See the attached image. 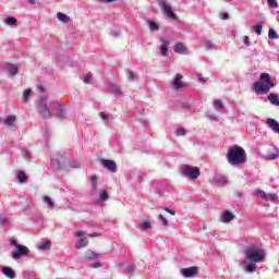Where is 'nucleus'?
<instances>
[{
	"instance_id": "1",
	"label": "nucleus",
	"mask_w": 279,
	"mask_h": 279,
	"mask_svg": "<svg viewBox=\"0 0 279 279\" xmlns=\"http://www.w3.org/2000/svg\"><path fill=\"white\" fill-rule=\"evenodd\" d=\"M276 84L271 81V76L269 73H262L259 76V81L253 83L252 89L256 95H267L271 88H274Z\"/></svg>"
},
{
	"instance_id": "2",
	"label": "nucleus",
	"mask_w": 279,
	"mask_h": 279,
	"mask_svg": "<svg viewBox=\"0 0 279 279\" xmlns=\"http://www.w3.org/2000/svg\"><path fill=\"white\" fill-rule=\"evenodd\" d=\"M227 160L232 167H239V165H243L247 160V154L241 146H234L228 149Z\"/></svg>"
},
{
	"instance_id": "3",
	"label": "nucleus",
	"mask_w": 279,
	"mask_h": 279,
	"mask_svg": "<svg viewBox=\"0 0 279 279\" xmlns=\"http://www.w3.org/2000/svg\"><path fill=\"white\" fill-rule=\"evenodd\" d=\"M245 256L251 263H265V250L258 248L256 245H251L245 250Z\"/></svg>"
},
{
	"instance_id": "4",
	"label": "nucleus",
	"mask_w": 279,
	"mask_h": 279,
	"mask_svg": "<svg viewBox=\"0 0 279 279\" xmlns=\"http://www.w3.org/2000/svg\"><path fill=\"white\" fill-rule=\"evenodd\" d=\"M10 245L16 248V251L11 252V258H13V260H19L20 258H23V256H27L29 254V248L25 245L19 244L14 239L10 240Z\"/></svg>"
},
{
	"instance_id": "5",
	"label": "nucleus",
	"mask_w": 279,
	"mask_h": 279,
	"mask_svg": "<svg viewBox=\"0 0 279 279\" xmlns=\"http://www.w3.org/2000/svg\"><path fill=\"white\" fill-rule=\"evenodd\" d=\"M180 171L181 175L187 180H197V178L201 175L199 168L189 165L181 166Z\"/></svg>"
},
{
	"instance_id": "6",
	"label": "nucleus",
	"mask_w": 279,
	"mask_h": 279,
	"mask_svg": "<svg viewBox=\"0 0 279 279\" xmlns=\"http://www.w3.org/2000/svg\"><path fill=\"white\" fill-rule=\"evenodd\" d=\"M37 112L43 117V119H51V110L47 107V98H40L37 107Z\"/></svg>"
},
{
	"instance_id": "7",
	"label": "nucleus",
	"mask_w": 279,
	"mask_h": 279,
	"mask_svg": "<svg viewBox=\"0 0 279 279\" xmlns=\"http://www.w3.org/2000/svg\"><path fill=\"white\" fill-rule=\"evenodd\" d=\"M159 7L162 10V14L165 16H168V19H171L172 21H175V19H178L175 13L173 12V9L171 8V5L167 4V2L159 1Z\"/></svg>"
},
{
	"instance_id": "8",
	"label": "nucleus",
	"mask_w": 279,
	"mask_h": 279,
	"mask_svg": "<svg viewBox=\"0 0 279 279\" xmlns=\"http://www.w3.org/2000/svg\"><path fill=\"white\" fill-rule=\"evenodd\" d=\"M100 165L101 167L107 169V171H110L111 173H117V162L114 160L100 159Z\"/></svg>"
},
{
	"instance_id": "9",
	"label": "nucleus",
	"mask_w": 279,
	"mask_h": 279,
	"mask_svg": "<svg viewBox=\"0 0 279 279\" xmlns=\"http://www.w3.org/2000/svg\"><path fill=\"white\" fill-rule=\"evenodd\" d=\"M182 74L178 73L175 74L174 78L172 80V88H174V90H180V88H183V84H182Z\"/></svg>"
},
{
	"instance_id": "10",
	"label": "nucleus",
	"mask_w": 279,
	"mask_h": 279,
	"mask_svg": "<svg viewBox=\"0 0 279 279\" xmlns=\"http://www.w3.org/2000/svg\"><path fill=\"white\" fill-rule=\"evenodd\" d=\"M62 160H64V157L62 155H57L56 157L51 158V165L53 169L59 171V169H62Z\"/></svg>"
},
{
	"instance_id": "11",
	"label": "nucleus",
	"mask_w": 279,
	"mask_h": 279,
	"mask_svg": "<svg viewBox=\"0 0 279 279\" xmlns=\"http://www.w3.org/2000/svg\"><path fill=\"white\" fill-rule=\"evenodd\" d=\"M220 223H230V221H234V214L231 211H225L219 218Z\"/></svg>"
},
{
	"instance_id": "12",
	"label": "nucleus",
	"mask_w": 279,
	"mask_h": 279,
	"mask_svg": "<svg viewBox=\"0 0 279 279\" xmlns=\"http://www.w3.org/2000/svg\"><path fill=\"white\" fill-rule=\"evenodd\" d=\"M181 274L183 278H193V276L197 275V268L196 267L182 268Z\"/></svg>"
},
{
	"instance_id": "13",
	"label": "nucleus",
	"mask_w": 279,
	"mask_h": 279,
	"mask_svg": "<svg viewBox=\"0 0 279 279\" xmlns=\"http://www.w3.org/2000/svg\"><path fill=\"white\" fill-rule=\"evenodd\" d=\"M174 53H181L182 56H189V48L182 43L174 45Z\"/></svg>"
},
{
	"instance_id": "14",
	"label": "nucleus",
	"mask_w": 279,
	"mask_h": 279,
	"mask_svg": "<svg viewBox=\"0 0 279 279\" xmlns=\"http://www.w3.org/2000/svg\"><path fill=\"white\" fill-rule=\"evenodd\" d=\"M56 104L59 106L57 118L60 119V121H64V119L66 118V109L64 108V104L60 101H57Z\"/></svg>"
},
{
	"instance_id": "15",
	"label": "nucleus",
	"mask_w": 279,
	"mask_h": 279,
	"mask_svg": "<svg viewBox=\"0 0 279 279\" xmlns=\"http://www.w3.org/2000/svg\"><path fill=\"white\" fill-rule=\"evenodd\" d=\"M214 184H216V186H226L228 179L221 174H215Z\"/></svg>"
},
{
	"instance_id": "16",
	"label": "nucleus",
	"mask_w": 279,
	"mask_h": 279,
	"mask_svg": "<svg viewBox=\"0 0 279 279\" xmlns=\"http://www.w3.org/2000/svg\"><path fill=\"white\" fill-rule=\"evenodd\" d=\"M12 223V217L10 215H5L3 213H0V226L2 228H5Z\"/></svg>"
},
{
	"instance_id": "17",
	"label": "nucleus",
	"mask_w": 279,
	"mask_h": 279,
	"mask_svg": "<svg viewBox=\"0 0 279 279\" xmlns=\"http://www.w3.org/2000/svg\"><path fill=\"white\" fill-rule=\"evenodd\" d=\"M92 195H97V186H99V177L97 175H92Z\"/></svg>"
},
{
	"instance_id": "18",
	"label": "nucleus",
	"mask_w": 279,
	"mask_h": 279,
	"mask_svg": "<svg viewBox=\"0 0 279 279\" xmlns=\"http://www.w3.org/2000/svg\"><path fill=\"white\" fill-rule=\"evenodd\" d=\"M160 43H161V46H160V53L162 56H167V52L169 51V40L165 39V38H161L160 39Z\"/></svg>"
},
{
	"instance_id": "19",
	"label": "nucleus",
	"mask_w": 279,
	"mask_h": 279,
	"mask_svg": "<svg viewBox=\"0 0 279 279\" xmlns=\"http://www.w3.org/2000/svg\"><path fill=\"white\" fill-rule=\"evenodd\" d=\"M101 255L97 254L93 251H87L84 255V259L85 260H97V258H99Z\"/></svg>"
},
{
	"instance_id": "20",
	"label": "nucleus",
	"mask_w": 279,
	"mask_h": 279,
	"mask_svg": "<svg viewBox=\"0 0 279 279\" xmlns=\"http://www.w3.org/2000/svg\"><path fill=\"white\" fill-rule=\"evenodd\" d=\"M2 274H4L7 276V278H10V279L16 278V272L14 271V269H12L10 267H3Z\"/></svg>"
},
{
	"instance_id": "21",
	"label": "nucleus",
	"mask_w": 279,
	"mask_h": 279,
	"mask_svg": "<svg viewBox=\"0 0 279 279\" xmlns=\"http://www.w3.org/2000/svg\"><path fill=\"white\" fill-rule=\"evenodd\" d=\"M268 101H270L271 106L279 107V95L276 93H271L268 95Z\"/></svg>"
},
{
	"instance_id": "22",
	"label": "nucleus",
	"mask_w": 279,
	"mask_h": 279,
	"mask_svg": "<svg viewBox=\"0 0 279 279\" xmlns=\"http://www.w3.org/2000/svg\"><path fill=\"white\" fill-rule=\"evenodd\" d=\"M88 245V239L87 238H82L75 243L76 250H82V247H86Z\"/></svg>"
},
{
	"instance_id": "23",
	"label": "nucleus",
	"mask_w": 279,
	"mask_h": 279,
	"mask_svg": "<svg viewBox=\"0 0 279 279\" xmlns=\"http://www.w3.org/2000/svg\"><path fill=\"white\" fill-rule=\"evenodd\" d=\"M8 73L10 75V77H14V75L19 74V66L14 65V64H10L8 66Z\"/></svg>"
},
{
	"instance_id": "24",
	"label": "nucleus",
	"mask_w": 279,
	"mask_h": 279,
	"mask_svg": "<svg viewBox=\"0 0 279 279\" xmlns=\"http://www.w3.org/2000/svg\"><path fill=\"white\" fill-rule=\"evenodd\" d=\"M244 271L246 274H254V271H256V263L251 262L250 264H247L244 268Z\"/></svg>"
},
{
	"instance_id": "25",
	"label": "nucleus",
	"mask_w": 279,
	"mask_h": 279,
	"mask_svg": "<svg viewBox=\"0 0 279 279\" xmlns=\"http://www.w3.org/2000/svg\"><path fill=\"white\" fill-rule=\"evenodd\" d=\"M16 178L21 184H25L27 182V174L24 171H17Z\"/></svg>"
},
{
	"instance_id": "26",
	"label": "nucleus",
	"mask_w": 279,
	"mask_h": 279,
	"mask_svg": "<svg viewBox=\"0 0 279 279\" xmlns=\"http://www.w3.org/2000/svg\"><path fill=\"white\" fill-rule=\"evenodd\" d=\"M39 250H41L43 252H47L48 250H51V241H45L41 242L38 246Z\"/></svg>"
},
{
	"instance_id": "27",
	"label": "nucleus",
	"mask_w": 279,
	"mask_h": 279,
	"mask_svg": "<svg viewBox=\"0 0 279 279\" xmlns=\"http://www.w3.org/2000/svg\"><path fill=\"white\" fill-rule=\"evenodd\" d=\"M57 19H58V21H60L61 23H69V21L71 20V19L69 17V15H66V14H64V13H62V12H58V13H57Z\"/></svg>"
},
{
	"instance_id": "28",
	"label": "nucleus",
	"mask_w": 279,
	"mask_h": 279,
	"mask_svg": "<svg viewBox=\"0 0 279 279\" xmlns=\"http://www.w3.org/2000/svg\"><path fill=\"white\" fill-rule=\"evenodd\" d=\"M16 121V116H8L4 119V125H8L9 128L14 125V122Z\"/></svg>"
},
{
	"instance_id": "29",
	"label": "nucleus",
	"mask_w": 279,
	"mask_h": 279,
	"mask_svg": "<svg viewBox=\"0 0 279 279\" xmlns=\"http://www.w3.org/2000/svg\"><path fill=\"white\" fill-rule=\"evenodd\" d=\"M43 201L45 202V204H47L48 208H56V203H53V201L51 199V197L49 196H44Z\"/></svg>"
},
{
	"instance_id": "30",
	"label": "nucleus",
	"mask_w": 279,
	"mask_h": 279,
	"mask_svg": "<svg viewBox=\"0 0 279 279\" xmlns=\"http://www.w3.org/2000/svg\"><path fill=\"white\" fill-rule=\"evenodd\" d=\"M147 23L150 32H158L160 29L156 22L148 20Z\"/></svg>"
},
{
	"instance_id": "31",
	"label": "nucleus",
	"mask_w": 279,
	"mask_h": 279,
	"mask_svg": "<svg viewBox=\"0 0 279 279\" xmlns=\"http://www.w3.org/2000/svg\"><path fill=\"white\" fill-rule=\"evenodd\" d=\"M17 20L14 16H9L4 20L5 25H16Z\"/></svg>"
},
{
	"instance_id": "32",
	"label": "nucleus",
	"mask_w": 279,
	"mask_h": 279,
	"mask_svg": "<svg viewBox=\"0 0 279 279\" xmlns=\"http://www.w3.org/2000/svg\"><path fill=\"white\" fill-rule=\"evenodd\" d=\"M108 192L106 190H100L99 191V199L100 202H107L108 199Z\"/></svg>"
},
{
	"instance_id": "33",
	"label": "nucleus",
	"mask_w": 279,
	"mask_h": 279,
	"mask_svg": "<svg viewBox=\"0 0 279 279\" xmlns=\"http://www.w3.org/2000/svg\"><path fill=\"white\" fill-rule=\"evenodd\" d=\"M268 38H270V40H276V38H278V33L276 32V29L270 28L268 31Z\"/></svg>"
},
{
	"instance_id": "34",
	"label": "nucleus",
	"mask_w": 279,
	"mask_h": 279,
	"mask_svg": "<svg viewBox=\"0 0 279 279\" xmlns=\"http://www.w3.org/2000/svg\"><path fill=\"white\" fill-rule=\"evenodd\" d=\"M252 27L255 31V34H257V36H260L263 34V24H256Z\"/></svg>"
},
{
	"instance_id": "35",
	"label": "nucleus",
	"mask_w": 279,
	"mask_h": 279,
	"mask_svg": "<svg viewBox=\"0 0 279 279\" xmlns=\"http://www.w3.org/2000/svg\"><path fill=\"white\" fill-rule=\"evenodd\" d=\"M266 202H276L278 199V195L270 193L266 194V197L264 198Z\"/></svg>"
},
{
	"instance_id": "36",
	"label": "nucleus",
	"mask_w": 279,
	"mask_h": 279,
	"mask_svg": "<svg viewBox=\"0 0 279 279\" xmlns=\"http://www.w3.org/2000/svg\"><path fill=\"white\" fill-rule=\"evenodd\" d=\"M109 88L113 95H121V88H119V86L110 85Z\"/></svg>"
},
{
	"instance_id": "37",
	"label": "nucleus",
	"mask_w": 279,
	"mask_h": 279,
	"mask_svg": "<svg viewBox=\"0 0 279 279\" xmlns=\"http://www.w3.org/2000/svg\"><path fill=\"white\" fill-rule=\"evenodd\" d=\"M29 95H32V89H26L23 93V101L27 104L29 101Z\"/></svg>"
},
{
	"instance_id": "38",
	"label": "nucleus",
	"mask_w": 279,
	"mask_h": 279,
	"mask_svg": "<svg viewBox=\"0 0 279 279\" xmlns=\"http://www.w3.org/2000/svg\"><path fill=\"white\" fill-rule=\"evenodd\" d=\"M214 108L215 110H221V108H223V101L220 99L214 100Z\"/></svg>"
},
{
	"instance_id": "39",
	"label": "nucleus",
	"mask_w": 279,
	"mask_h": 279,
	"mask_svg": "<svg viewBox=\"0 0 279 279\" xmlns=\"http://www.w3.org/2000/svg\"><path fill=\"white\" fill-rule=\"evenodd\" d=\"M140 228L142 230H151V222L149 221H144L140 225Z\"/></svg>"
},
{
	"instance_id": "40",
	"label": "nucleus",
	"mask_w": 279,
	"mask_h": 279,
	"mask_svg": "<svg viewBox=\"0 0 279 279\" xmlns=\"http://www.w3.org/2000/svg\"><path fill=\"white\" fill-rule=\"evenodd\" d=\"M22 156H23V158H25V160H29V158L32 156V153H29V149L23 148L22 149Z\"/></svg>"
},
{
	"instance_id": "41",
	"label": "nucleus",
	"mask_w": 279,
	"mask_h": 279,
	"mask_svg": "<svg viewBox=\"0 0 279 279\" xmlns=\"http://www.w3.org/2000/svg\"><path fill=\"white\" fill-rule=\"evenodd\" d=\"M175 136H186V129L184 128L177 129Z\"/></svg>"
},
{
	"instance_id": "42",
	"label": "nucleus",
	"mask_w": 279,
	"mask_h": 279,
	"mask_svg": "<svg viewBox=\"0 0 279 279\" xmlns=\"http://www.w3.org/2000/svg\"><path fill=\"white\" fill-rule=\"evenodd\" d=\"M205 49H207V51H210V50L215 49V44L210 40H206L205 41Z\"/></svg>"
},
{
	"instance_id": "43",
	"label": "nucleus",
	"mask_w": 279,
	"mask_h": 279,
	"mask_svg": "<svg viewBox=\"0 0 279 279\" xmlns=\"http://www.w3.org/2000/svg\"><path fill=\"white\" fill-rule=\"evenodd\" d=\"M253 195H259V197H262V199H265L267 197V193H265V191L263 190H256Z\"/></svg>"
},
{
	"instance_id": "44",
	"label": "nucleus",
	"mask_w": 279,
	"mask_h": 279,
	"mask_svg": "<svg viewBox=\"0 0 279 279\" xmlns=\"http://www.w3.org/2000/svg\"><path fill=\"white\" fill-rule=\"evenodd\" d=\"M158 219H159V221H161L162 226H169V221L167 220V218H165V216L159 215Z\"/></svg>"
},
{
	"instance_id": "45",
	"label": "nucleus",
	"mask_w": 279,
	"mask_h": 279,
	"mask_svg": "<svg viewBox=\"0 0 279 279\" xmlns=\"http://www.w3.org/2000/svg\"><path fill=\"white\" fill-rule=\"evenodd\" d=\"M206 117L210 121H217V116L215 113L210 112V111L206 113Z\"/></svg>"
},
{
	"instance_id": "46",
	"label": "nucleus",
	"mask_w": 279,
	"mask_h": 279,
	"mask_svg": "<svg viewBox=\"0 0 279 279\" xmlns=\"http://www.w3.org/2000/svg\"><path fill=\"white\" fill-rule=\"evenodd\" d=\"M276 158H278V154H276V153L266 155V157H265L266 160H276Z\"/></svg>"
},
{
	"instance_id": "47",
	"label": "nucleus",
	"mask_w": 279,
	"mask_h": 279,
	"mask_svg": "<svg viewBox=\"0 0 279 279\" xmlns=\"http://www.w3.org/2000/svg\"><path fill=\"white\" fill-rule=\"evenodd\" d=\"M243 45H245V47H251L252 43L250 41L248 36L243 37Z\"/></svg>"
},
{
	"instance_id": "48",
	"label": "nucleus",
	"mask_w": 279,
	"mask_h": 279,
	"mask_svg": "<svg viewBox=\"0 0 279 279\" xmlns=\"http://www.w3.org/2000/svg\"><path fill=\"white\" fill-rule=\"evenodd\" d=\"M90 80H93V74L89 73L84 76L85 84H90Z\"/></svg>"
},
{
	"instance_id": "49",
	"label": "nucleus",
	"mask_w": 279,
	"mask_h": 279,
	"mask_svg": "<svg viewBox=\"0 0 279 279\" xmlns=\"http://www.w3.org/2000/svg\"><path fill=\"white\" fill-rule=\"evenodd\" d=\"M268 1V5L270 8H278V1L277 0H267Z\"/></svg>"
},
{
	"instance_id": "50",
	"label": "nucleus",
	"mask_w": 279,
	"mask_h": 279,
	"mask_svg": "<svg viewBox=\"0 0 279 279\" xmlns=\"http://www.w3.org/2000/svg\"><path fill=\"white\" fill-rule=\"evenodd\" d=\"M128 77H129V82H134V80H136V74L133 71H131L129 72Z\"/></svg>"
},
{
	"instance_id": "51",
	"label": "nucleus",
	"mask_w": 279,
	"mask_h": 279,
	"mask_svg": "<svg viewBox=\"0 0 279 279\" xmlns=\"http://www.w3.org/2000/svg\"><path fill=\"white\" fill-rule=\"evenodd\" d=\"M99 116H100V119H102V121H108V117H109L108 112L102 111L99 113Z\"/></svg>"
},
{
	"instance_id": "52",
	"label": "nucleus",
	"mask_w": 279,
	"mask_h": 279,
	"mask_svg": "<svg viewBox=\"0 0 279 279\" xmlns=\"http://www.w3.org/2000/svg\"><path fill=\"white\" fill-rule=\"evenodd\" d=\"M126 271H128V274H130V276H132V274H134V271H136V268H134V266H129V267H126Z\"/></svg>"
},
{
	"instance_id": "53",
	"label": "nucleus",
	"mask_w": 279,
	"mask_h": 279,
	"mask_svg": "<svg viewBox=\"0 0 279 279\" xmlns=\"http://www.w3.org/2000/svg\"><path fill=\"white\" fill-rule=\"evenodd\" d=\"M220 19H221L222 21H228V19H230V15H229L228 13H223V14L220 16Z\"/></svg>"
},
{
	"instance_id": "54",
	"label": "nucleus",
	"mask_w": 279,
	"mask_h": 279,
	"mask_svg": "<svg viewBox=\"0 0 279 279\" xmlns=\"http://www.w3.org/2000/svg\"><path fill=\"white\" fill-rule=\"evenodd\" d=\"M198 82H208V77H204L202 74H198Z\"/></svg>"
},
{
	"instance_id": "55",
	"label": "nucleus",
	"mask_w": 279,
	"mask_h": 279,
	"mask_svg": "<svg viewBox=\"0 0 279 279\" xmlns=\"http://www.w3.org/2000/svg\"><path fill=\"white\" fill-rule=\"evenodd\" d=\"M99 3H114L117 0H98Z\"/></svg>"
},
{
	"instance_id": "56",
	"label": "nucleus",
	"mask_w": 279,
	"mask_h": 279,
	"mask_svg": "<svg viewBox=\"0 0 279 279\" xmlns=\"http://www.w3.org/2000/svg\"><path fill=\"white\" fill-rule=\"evenodd\" d=\"M166 213H169V215H175V210L169 209V207L165 208Z\"/></svg>"
},
{
	"instance_id": "57",
	"label": "nucleus",
	"mask_w": 279,
	"mask_h": 279,
	"mask_svg": "<svg viewBox=\"0 0 279 279\" xmlns=\"http://www.w3.org/2000/svg\"><path fill=\"white\" fill-rule=\"evenodd\" d=\"M84 234H86L85 231H76L75 232V236H84Z\"/></svg>"
},
{
	"instance_id": "58",
	"label": "nucleus",
	"mask_w": 279,
	"mask_h": 279,
	"mask_svg": "<svg viewBox=\"0 0 279 279\" xmlns=\"http://www.w3.org/2000/svg\"><path fill=\"white\" fill-rule=\"evenodd\" d=\"M94 269H98V267H101V262H96L93 264Z\"/></svg>"
},
{
	"instance_id": "59",
	"label": "nucleus",
	"mask_w": 279,
	"mask_h": 279,
	"mask_svg": "<svg viewBox=\"0 0 279 279\" xmlns=\"http://www.w3.org/2000/svg\"><path fill=\"white\" fill-rule=\"evenodd\" d=\"M90 239H95L97 236H101V233H92L88 235Z\"/></svg>"
},
{
	"instance_id": "60",
	"label": "nucleus",
	"mask_w": 279,
	"mask_h": 279,
	"mask_svg": "<svg viewBox=\"0 0 279 279\" xmlns=\"http://www.w3.org/2000/svg\"><path fill=\"white\" fill-rule=\"evenodd\" d=\"M70 167H72V169H80V163H71Z\"/></svg>"
},
{
	"instance_id": "61",
	"label": "nucleus",
	"mask_w": 279,
	"mask_h": 279,
	"mask_svg": "<svg viewBox=\"0 0 279 279\" xmlns=\"http://www.w3.org/2000/svg\"><path fill=\"white\" fill-rule=\"evenodd\" d=\"M28 3H31V5H36V0H28Z\"/></svg>"
},
{
	"instance_id": "62",
	"label": "nucleus",
	"mask_w": 279,
	"mask_h": 279,
	"mask_svg": "<svg viewBox=\"0 0 279 279\" xmlns=\"http://www.w3.org/2000/svg\"><path fill=\"white\" fill-rule=\"evenodd\" d=\"M39 92H40V93H44V89H43V87H39Z\"/></svg>"
},
{
	"instance_id": "63",
	"label": "nucleus",
	"mask_w": 279,
	"mask_h": 279,
	"mask_svg": "<svg viewBox=\"0 0 279 279\" xmlns=\"http://www.w3.org/2000/svg\"><path fill=\"white\" fill-rule=\"evenodd\" d=\"M242 263H243V265H245L247 263V260L244 259Z\"/></svg>"
}]
</instances>
